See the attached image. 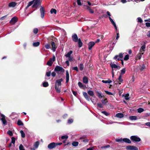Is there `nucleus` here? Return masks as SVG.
<instances>
[{
  "instance_id": "2",
  "label": "nucleus",
  "mask_w": 150,
  "mask_h": 150,
  "mask_svg": "<svg viewBox=\"0 0 150 150\" xmlns=\"http://www.w3.org/2000/svg\"><path fill=\"white\" fill-rule=\"evenodd\" d=\"M73 51L72 50L68 52L67 54L65 55V56L68 58V59H69L70 62H72L73 60V57L71 56V54L72 53Z\"/></svg>"
},
{
  "instance_id": "21",
  "label": "nucleus",
  "mask_w": 150,
  "mask_h": 150,
  "mask_svg": "<svg viewBox=\"0 0 150 150\" xmlns=\"http://www.w3.org/2000/svg\"><path fill=\"white\" fill-rule=\"evenodd\" d=\"M146 48V45L145 44H144L143 46H142L141 47V48L139 50V52H144V50Z\"/></svg>"
},
{
  "instance_id": "57",
  "label": "nucleus",
  "mask_w": 150,
  "mask_h": 150,
  "mask_svg": "<svg viewBox=\"0 0 150 150\" xmlns=\"http://www.w3.org/2000/svg\"><path fill=\"white\" fill-rule=\"evenodd\" d=\"M114 123H115V122H112L111 121H108L105 124L107 125H109V124H112Z\"/></svg>"
},
{
  "instance_id": "22",
  "label": "nucleus",
  "mask_w": 150,
  "mask_h": 150,
  "mask_svg": "<svg viewBox=\"0 0 150 150\" xmlns=\"http://www.w3.org/2000/svg\"><path fill=\"white\" fill-rule=\"evenodd\" d=\"M144 52H141L139 53L137 55V57L136 58V59H140L142 57V55L143 54Z\"/></svg>"
},
{
  "instance_id": "29",
  "label": "nucleus",
  "mask_w": 150,
  "mask_h": 150,
  "mask_svg": "<svg viewBox=\"0 0 150 150\" xmlns=\"http://www.w3.org/2000/svg\"><path fill=\"white\" fill-rule=\"evenodd\" d=\"M78 45L79 47H81L83 45L82 42V41H81L80 38H79V40L78 41Z\"/></svg>"
},
{
  "instance_id": "63",
  "label": "nucleus",
  "mask_w": 150,
  "mask_h": 150,
  "mask_svg": "<svg viewBox=\"0 0 150 150\" xmlns=\"http://www.w3.org/2000/svg\"><path fill=\"white\" fill-rule=\"evenodd\" d=\"M73 122V120L72 119H71L68 120V122L69 124H71Z\"/></svg>"
},
{
  "instance_id": "48",
  "label": "nucleus",
  "mask_w": 150,
  "mask_h": 150,
  "mask_svg": "<svg viewBox=\"0 0 150 150\" xmlns=\"http://www.w3.org/2000/svg\"><path fill=\"white\" fill-rule=\"evenodd\" d=\"M145 66L144 64H143L141 68L140 69V70L142 71H143L145 69Z\"/></svg>"
},
{
  "instance_id": "59",
  "label": "nucleus",
  "mask_w": 150,
  "mask_h": 150,
  "mask_svg": "<svg viewBox=\"0 0 150 150\" xmlns=\"http://www.w3.org/2000/svg\"><path fill=\"white\" fill-rule=\"evenodd\" d=\"M7 134L10 136H11L13 135L12 132L10 130H9L7 132Z\"/></svg>"
},
{
  "instance_id": "27",
  "label": "nucleus",
  "mask_w": 150,
  "mask_h": 150,
  "mask_svg": "<svg viewBox=\"0 0 150 150\" xmlns=\"http://www.w3.org/2000/svg\"><path fill=\"white\" fill-rule=\"evenodd\" d=\"M53 63V62L52 61V58L50 59L47 62V64L49 66H51L52 65Z\"/></svg>"
},
{
  "instance_id": "30",
  "label": "nucleus",
  "mask_w": 150,
  "mask_h": 150,
  "mask_svg": "<svg viewBox=\"0 0 150 150\" xmlns=\"http://www.w3.org/2000/svg\"><path fill=\"white\" fill-rule=\"evenodd\" d=\"M88 93L90 96H93L94 94L93 91L91 90H89L88 91Z\"/></svg>"
},
{
  "instance_id": "44",
  "label": "nucleus",
  "mask_w": 150,
  "mask_h": 150,
  "mask_svg": "<svg viewBox=\"0 0 150 150\" xmlns=\"http://www.w3.org/2000/svg\"><path fill=\"white\" fill-rule=\"evenodd\" d=\"M48 86V83L47 82H44L43 83V86L44 87H47Z\"/></svg>"
},
{
  "instance_id": "7",
  "label": "nucleus",
  "mask_w": 150,
  "mask_h": 150,
  "mask_svg": "<svg viewBox=\"0 0 150 150\" xmlns=\"http://www.w3.org/2000/svg\"><path fill=\"white\" fill-rule=\"evenodd\" d=\"M72 38L73 41L74 42H78L79 39H78L77 35L76 33L72 35Z\"/></svg>"
},
{
  "instance_id": "10",
  "label": "nucleus",
  "mask_w": 150,
  "mask_h": 150,
  "mask_svg": "<svg viewBox=\"0 0 150 150\" xmlns=\"http://www.w3.org/2000/svg\"><path fill=\"white\" fill-rule=\"evenodd\" d=\"M56 147L55 143L54 142H52L50 144L47 146L48 148L51 149Z\"/></svg>"
},
{
  "instance_id": "12",
  "label": "nucleus",
  "mask_w": 150,
  "mask_h": 150,
  "mask_svg": "<svg viewBox=\"0 0 150 150\" xmlns=\"http://www.w3.org/2000/svg\"><path fill=\"white\" fill-rule=\"evenodd\" d=\"M124 54V53H120L118 55H116L114 57V59H116L117 57H119L120 59H122L123 57V54Z\"/></svg>"
},
{
  "instance_id": "14",
  "label": "nucleus",
  "mask_w": 150,
  "mask_h": 150,
  "mask_svg": "<svg viewBox=\"0 0 150 150\" xmlns=\"http://www.w3.org/2000/svg\"><path fill=\"white\" fill-rule=\"evenodd\" d=\"M69 74L68 71H66V83L69 82Z\"/></svg>"
},
{
  "instance_id": "11",
  "label": "nucleus",
  "mask_w": 150,
  "mask_h": 150,
  "mask_svg": "<svg viewBox=\"0 0 150 150\" xmlns=\"http://www.w3.org/2000/svg\"><path fill=\"white\" fill-rule=\"evenodd\" d=\"M95 44V42H89L88 44V49L89 50L91 49Z\"/></svg>"
},
{
  "instance_id": "8",
  "label": "nucleus",
  "mask_w": 150,
  "mask_h": 150,
  "mask_svg": "<svg viewBox=\"0 0 150 150\" xmlns=\"http://www.w3.org/2000/svg\"><path fill=\"white\" fill-rule=\"evenodd\" d=\"M18 21V18L16 17H13L10 21V23L11 24H14Z\"/></svg>"
},
{
  "instance_id": "47",
  "label": "nucleus",
  "mask_w": 150,
  "mask_h": 150,
  "mask_svg": "<svg viewBox=\"0 0 150 150\" xmlns=\"http://www.w3.org/2000/svg\"><path fill=\"white\" fill-rule=\"evenodd\" d=\"M125 71H126L125 68H124L121 70V73L120 74H124L125 73Z\"/></svg>"
},
{
  "instance_id": "1",
  "label": "nucleus",
  "mask_w": 150,
  "mask_h": 150,
  "mask_svg": "<svg viewBox=\"0 0 150 150\" xmlns=\"http://www.w3.org/2000/svg\"><path fill=\"white\" fill-rule=\"evenodd\" d=\"M54 71L57 74H60L64 72V69L62 67L59 66H57L55 67Z\"/></svg>"
},
{
  "instance_id": "31",
  "label": "nucleus",
  "mask_w": 150,
  "mask_h": 150,
  "mask_svg": "<svg viewBox=\"0 0 150 150\" xmlns=\"http://www.w3.org/2000/svg\"><path fill=\"white\" fill-rule=\"evenodd\" d=\"M129 95L128 93H127L123 95V96L124 97L125 99L127 100L129 99Z\"/></svg>"
},
{
  "instance_id": "53",
  "label": "nucleus",
  "mask_w": 150,
  "mask_h": 150,
  "mask_svg": "<svg viewBox=\"0 0 150 150\" xmlns=\"http://www.w3.org/2000/svg\"><path fill=\"white\" fill-rule=\"evenodd\" d=\"M68 138V136L67 135H65L64 136H62L61 137V138L62 139H67Z\"/></svg>"
},
{
  "instance_id": "49",
  "label": "nucleus",
  "mask_w": 150,
  "mask_h": 150,
  "mask_svg": "<svg viewBox=\"0 0 150 150\" xmlns=\"http://www.w3.org/2000/svg\"><path fill=\"white\" fill-rule=\"evenodd\" d=\"M20 150H25L24 147L22 144H20L19 146Z\"/></svg>"
},
{
  "instance_id": "9",
  "label": "nucleus",
  "mask_w": 150,
  "mask_h": 150,
  "mask_svg": "<svg viewBox=\"0 0 150 150\" xmlns=\"http://www.w3.org/2000/svg\"><path fill=\"white\" fill-rule=\"evenodd\" d=\"M1 120L2 121L3 124L4 125H7V121L5 119V116L4 115L1 114Z\"/></svg>"
},
{
  "instance_id": "42",
  "label": "nucleus",
  "mask_w": 150,
  "mask_h": 150,
  "mask_svg": "<svg viewBox=\"0 0 150 150\" xmlns=\"http://www.w3.org/2000/svg\"><path fill=\"white\" fill-rule=\"evenodd\" d=\"M79 68L81 71H82L84 68V66L83 64H80L79 65Z\"/></svg>"
},
{
  "instance_id": "43",
  "label": "nucleus",
  "mask_w": 150,
  "mask_h": 150,
  "mask_svg": "<svg viewBox=\"0 0 150 150\" xmlns=\"http://www.w3.org/2000/svg\"><path fill=\"white\" fill-rule=\"evenodd\" d=\"M107 100V99L106 98H105L104 100H101V102L104 105H105L108 102L107 101H106Z\"/></svg>"
},
{
  "instance_id": "16",
  "label": "nucleus",
  "mask_w": 150,
  "mask_h": 150,
  "mask_svg": "<svg viewBox=\"0 0 150 150\" xmlns=\"http://www.w3.org/2000/svg\"><path fill=\"white\" fill-rule=\"evenodd\" d=\"M51 45L52 46V50L53 52L55 51L56 48L55 47L54 42H52L51 43Z\"/></svg>"
},
{
  "instance_id": "64",
  "label": "nucleus",
  "mask_w": 150,
  "mask_h": 150,
  "mask_svg": "<svg viewBox=\"0 0 150 150\" xmlns=\"http://www.w3.org/2000/svg\"><path fill=\"white\" fill-rule=\"evenodd\" d=\"M77 3L78 5H81V3L80 0H77Z\"/></svg>"
},
{
  "instance_id": "13",
  "label": "nucleus",
  "mask_w": 150,
  "mask_h": 150,
  "mask_svg": "<svg viewBox=\"0 0 150 150\" xmlns=\"http://www.w3.org/2000/svg\"><path fill=\"white\" fill-rule=\"evenodd\" d=\"M63 79H59L57 80L56 81V82L57 83V85L58 86H60L61 85V82L62 81Z\"/></svg>"
},
{
  "instance_id": "36",
  "label": "nucleus",
  "mask_w": 150,
  "mask_h": 150,
  "mask_svg": "<svg viewBox=\"0 0 150 150\" xmlns=\"http://www.w3.org/2000/svg\"><path fill=\"white\" fill-rule=\"evenodd\" d=\"M86 9L88 10L91 13H93V10L92 9H91L88 6H86Z\"/></svg>"
},
{
  "instance_id": "38",
  "label": "nucleus",
  "mask_w": 150,
  "mask_h": 150,
  "mask_svg": "<svg viewBox=\"0 0 150 150\" xmlns=\"http://www.w3.org/2000/svg\"><path fill=\"white\" fill-rule=\"evenodd\" d=\"M78 144L79 143L77 142H74L72 143V145L74 146H77L78 145Z\"/></svg>"
},
{
  "instance_id": "15",
  "label": "nucleus",
  "mask_w": 150,
  "mask_h": 150,
  "mask_svg": "<svg viewBox=\"0 0 150 150\" xmlns=\"http://www.w3.org/2000/svg\"><path fill=\"white\" fill-rule=\"evenodd\" d=\"M124 116V115L123 114L121 113H117L116 114L115 116L117 117L121 118L123 117Z\"/></svg>"
},
{
  "instance_id": "32",
  "label": "nucleus",
  "mask_w": 150,
  "mask_h": 150,
  "mask_svg": "<svg viewBox=\"0 0 150 150\" xmlns=\"http://www.w3.org/2000/svg\"><path fill=\"white\" fill-rule=\"evenodd\" d=\"M110 21L111 22V23H112V24L113 25V26L115 27V29L116 30H117V27L116 26V25L115 22L113 21V20H112L111 21Z\"/></svg>"
},
{
  "instance_id": "3",
  "label": "nucleus",
  "mask_w": 150,
  "mask_h": 150,
  "mask_svg": "<svg viewBox=\"0 0 150 150\" xmlns=\"http://www.w3.org/2000/svg\"><path fill=\"white\" fill-rule=\"evenodd\" d=\"M33 5L32 8H37L40 4V0H33Z\"/></svg>"
},
{
  "instance_id": "23",
  "label": "nucleus",
  "mask_w": 150,
  "mask_h": 150,
  "mask_svg": "<svg viewBox=\"0 0 150 150\" xmlns=\"http://www.w3.org/2000/svg\"><path fill=\"white\" fill-rule=\"evenodd\" d=\"M123 141L129 144L131 143V141L129 139L127 138H124L123 139Z\"/></svg>"
},
{
  "instance_id": "25",
  "label": "nucleus",
  "mask_w": 150,
  "mask_h": 150,
  "mask_svg": "<svg viewBox=\"0 0 150 150\" xmlns=\"http://www.w3.org/2000/svg\"><path fill=\"white\" fill-rule=\"evenodd\" d=\"M129 118L131 120H136L137 119V117L135 116H130Z\"/></svg>"
},
{
  "instance_id": "51",
  "label": "nucleus",
  "mask_w": 150,
  "mask_h": 150,
  "mask_svg": "<svg viewBox=\"0 0 150 150\" xmlns=\"http://www.w3.org/2000/svg\"><path fill=\"white\" fill-rule=\"evenodd\" d=\"M137 21L140 23H142L143 21L141 18L140 17H138L137 18Z\"/></svg>"
},
{
  "instance_id": "17",
  "label": "nucleus",
  "mask_w": 150,
  "mask_h": 150,
  "mask_svg": "<svg viewBox=\"0 0 150 150\" xmlns=\"http://www.w3.org/2000/svg\"><path fill=\"white\" fill-rule=\"evenodd\" d=\"M55 89L57 92L59 93L61 92L60 89L59 88V86H57L56 83H55Z\"/></svg>"
},
{
  "instance_id": "6",
  "label": "nucleus",
  "mask_w": 150,
  "mask_h": 150,
  "mask_svg": "<svg viewBox=\"0 0 150 150\" xmlns=\"http://www.w3.org/2000/svg\"><path fill=\"white\" fill-rule=\"evenodd\" d=\"M40 11L41 14V17L42 18H43L45 15V9L44 7L42 6H40Z\"/></svg>"
},
{
  "instance_id": "33",
  "label": "nucleus",
  "mask_w": 150,
  "mask_h": 150,
  "mask_svg": "<svg viewBox=\"0 0 150 150\" xmlns=\"http://www.w3.org/2000/svg\"><path fill=\"white\" fill-rule=\"evenodd\" d=\"M40 44V43L39 42H34L33 43V45L34 47H38V46Z\"/></svg>"
},
{
  "instance_id": "52",
  "label": "nucleus",
  "mask_w": 150,
  "mask_h": 150,
  "mask_svg": "<svg viewBox=\"0 0 150 150\" xmlns=\"http://www.w3.org/2000/svg\"><path fill=\"white\" fill-rule=\"evenodd\" d=\"M129 59V56L127 54L125 56L124 58V60H127L128 59Z\"/></svg>"
},
{
  "instance_id": "37",
  "label": "nucleus",
  "mask_w": 150,
  "mask_h": 150,
  "mask_svg": "<svg viewBox=\"0 0 150 150\" xmlns=\"http://www.w3.org/2000/svg\"><path fill=\"white\" fill-rule=\"evenodd\" d=\"M133 146H128L126 147V149L127 150H132Z\"/></svg>"
},
{
  "instance_id": "55",
  "label": "nucleus",
  "mask_w": 150,
  "mask_h": 150,
  "mask_svg": "<svg viewBox=\"0 0 150 150\" xmlns=\"http://www.w3.org/2000/svg\"><path fill=\"white\" fill-rule=\"evenodd\" d=\"M33 32L35 34H37L38 32V30L37 28H34L33 30Z\"/></svg>"
},
{
  "instance_id": "35",
  "label": "nucleus",
  "mask_w": 150,
  "mask_h": 150,
  "mask_svg": "<svg viewBox=\"0 0 150 150\" xmlns=\"http://www.w3.org/2000/svg\"><path fill=\"white\" fill-rule=\"evenodd\" d=\"M33 4V0L32 1H31L30 2H29L27 7H26V9H27L28 8L29 6H31Z\"/></svg>"
},
{
  "instance_id": "56",
  "label": "nucleus",
  "mask_w": 150,
  "mask_h": 150,
  "mask_svg": "<svg viewBox=\"0 0 150 150\" xmlns=\"http://www.w3.org/2000/svg\"><path fill=\"white\" fill-rule=\"evenodd\" d=\"M45 48L47 49H49L50 48V45L49 44H47L45 45Z\"/></svg>"
},
{
  "instance_id": "20",
  "label": "nucleus",
  "mask_w": 150,
  "mask_h": 150,
  "mask_svg": "<svg viewBox=\"0 0 150 150\" xmlns=\"http://www.w3.org/2000/svg\"><path fill=\"white\" fill-rule=\"evenodd\" d=\"M83 95L85 98L88 101L90 100V98L88 97V96L87 93L86 92H83Z\"/></svg>"
},
{
  "instance_id": "39",
  "label": "nucleus",
  "mask_w": 150,
  "mask_h": 150,
  "mask_svg": "<svg viewBox=\"0 0 150 150\" xmlns=\"http://www.w3.org/2000/svg\"><path fill=\"white\" fill-rule=\"evenodd\" d=\"M50 12L51 14H52L53 13L56 14L57 13V11L54 9L52 8Z\"/></svg>"
},
{
  "instance_id": "50",
  "label": "nucleus",
  "mask_w": 150,
  "mask_h": 150,
  "mask_svg": "<svg viewBox=\"0 0 150 150\" xmlns=\"http://www.w3.org/2000/svg\"><path fill=\"white\" fill-rule=\"evenodd\" d=\"M79 86L80 88H82L83 86V84L81 82H79L78 83Z\"/></svg>"
},
{
  "instance_id": "46",
  "label": "nucleus",
  "mask_w": 150,
  "mask_h": 150,
  "mask_svg": "<svg viewBox=\"0 0 150 150\" xmlns=\"http://www.w3.org/2000/svg\"><path fill=\"white\" fill-rule=\"evenodd\" d=\"M101 113H103V114H104L106 116H108L110 114L109 113H108L105 111H102Z\"/></svg>"
},
{
  "instance_id": "28",
  "label": "nucleus",
  "mask_w": 150,
  "mask_h": 150,
  "mask_svg": "<svg viewBox=\"0 0 150 150\" xmlns=\"http://www.w3.org/2000/svg\"><path fill=\"white\" fill-rule=\"evenodd\" d=\"M39 144L40 143L38 141L36 142L35 143L34 146L36 149H37L38 148L39 145Z\"/></svg>"
},
{
  "instance_id": "4",
  "label": "nucleus",
  "mask_w": 150,
  "mask_h": 150,
  "mask_svg": "<svg viewBox=\"0 0 150 150\" xmlns=\"http://www.w3.org/2000/svg\"><path fill=\"white\" fill-rule=\"evenodd\" d=\"M130 139L133 142H139L141 141V139L137 136H132Z\"/></svg>"
},
{
  "instance_id": "18",
  "label": "nucleus",
  "mask_w": 150,
  "mask_h": 150,
  "mask_svg": "<svg viewBox=\"0 0 150 150\" xmlns=\"http://www.w3.org/2000/svg\"><path fill=\"white\" fill-rule=\"evenodd\" d=\"M16 5V3L15 2H11L8 4V6L10 7H14Z\"/></svg>"
},
{
  "instance_id": "26",
  "label": "nucleus",
  "mask_w": 150,
  "mask_h": 150,
  "mask_svg": "<svg viewBox=\"0 0 150 150\" xmlns=\"http://www.w3.org/2000/svg\"><path fill=\"white\" fill-rule=\"evenodd\" d=\"M112 81L110 80L109 79H108V80H103L102 81V82L104 83H110L112 82Z\"/></svg>"
},
{
  "instance_id": "62",
  "label": "nucleus",
  "mask_w": 150,
  "mask_h": 150,
  "mask_svg": "<svg viewBox=\"0 0 150 150\" xmlns=\"http://www.w3.org/2000/svg\"><path fill=\"white\" fill-rule=\"evenodd\" d=\"M15 138L12 137L11 138V143L14 144L15 143Z\"/></svg>"
},
{
  "instance_id": "45",
  "label": "nucleus",
  "mask_w": 150,
  "mask_h": 150,
  "mask_svg": "<svg viewBox=\"0 0 150 150\" xmlns=\"http://www.w3.org/2000/svg\"><path fill=\"white\" fill-rule=\"evenodd\" d=\"M144 110L141 108H139L137 109V111L139 113H141L143 112Z\"/></svg>"
},
{
  "instance_id": "58",
  "label": "nucleus",
  "mask_w": 150,
  "mask_h": 150,
  "mask_svg": "<svg viewBox=\"0 0 150 150\" xmlns=\"http://www.w3.org/2000/svg\"><path fill=\"white\" fill-rule=\"evenodd\" d=\"M51 75V72L50 71H49L47 72L46 73V75L47 77H49Z\"/></svg>"
},
{
  "instance_id": "19",
  "label": "nucleus",
  "mask_w": 150,
  "mask_h": 150,
  "mask_svg": "<svg viewBox=\"0 0 150 150\" xmlns=\"http://www.w3.org/2000/svg\"><path fill=\"white\" fill-rule=\"evenodd\" d=\"M83 81L84 83L87 84L88 82V78L86 76H84L83 78Z\"/></svg>"
},
{
  "instance_id": "24",
  "label": "nucleus",
  "mask_w": 150,
  "mask_h": 150,
  "mask_svg": "<svg viewBox=\"0 0 150 150\" xmlns=\"http://www.w3.org/2000/svg\"><path fill=\"white\" fill-rule=\"evenodd\" d=\"M122 75H121V74H120L119 77L118 79L119 81L118 82L119 84H120L123 81L122 79Z\"/></svg>"
},
{
  "instance_id": "34",
  "label": "nucleus",
  "mask_w": 150,
  "mask_h": 150,
  "mask_svg": "<svg viewBox=\"0 0 150 150\" xmlns=\"http://www.w3.org/2000/svg\"><path fill=\"white\" fill-rule=\"evenodd\" d=\"M96 93L98 94V97L99 98H101L103 97L102 94L100 92L97 91L96 92Z\"/></svg>"
},
{
  "instance_id": "54",
  "label": "nucleus",
  "mask_w": 150,
  "mask_h": 150,
  "mask_svg": "<svg viewBox=\"0 0 150 150\" xmlns=\"http://www.w3.org/2000/svg\"><path fill=\"white\" fill-rule=\"evenodd\" d=\"M99 108H103V106L102 104L101 103H98L97 104Z\"/></svg>"
},
{
  "instance_id": "40",
  "label": "nucleus",
  "mask_w": 150,
  "mask_h": 150,
  "mask_svg": "<svg viewBox=\"0 0 150 150\" xmlns=\"http://www.w3.org/2000/svg\"><path fill=\"white\" fill-rule=\"evenodd\" d=\"M17 124L19 126L23 125V124L22 121L20 120H18L17 121Z\"/></svg>"
},
{
  "instance_id": "60",
  "label": "nucleus",
  "mask_w": 150,
  "mask_h": 150,
  "mask_svg": "<svg viewBox=\"0 0 150 150\" xmlns=\"http://www.w3.org/2000/svg\"><path fill=\"white\" fill-rule=\"evenodd\" d=\"M115 140L117 142H121L122 141H123V139L121 138L120 139H116Z\"/></svg>"
},
{
  "instance_id": "61",
  "label": "nucleus",
  "mask_w": 150,
  "mask_h": 150,
  "mask_svg": "<svg viewBox=\"0 0 150 150\" xmlns=\"http://www.w3.org/2000/svg\"><path fill=\"white\" fill-rule=\"evenodd\" d=\"M105 92L108 95H113V94L112 93L110 92L109 91H105Z\"/></svg>"
},
{
  "instance_id": "41",
  "label": "nucleus",
  "mask_w": 150,
  "mask_h": 150,
  "mask_svg": "<svg viewBox=\"0 0 150 150\" xmlns=\"http://www.w3.org/2000/svg\"><path fill=\"white\" fill-rule=\"evenodd\" d=\"M20 132L21 134V137L22 138H24L25 136V133L23 131V130H21L20 131Z\"/></svg>"
},
{
  "instance_id": "5",
  "label": "nucleus",
  "mask_w": 150,
  "mask_h": 150,
  "mask_svg": "<svg viewBox=\"0 0 150 150\" xmlns=\"http://www.w3.org/2000/svg\"><path fill=\"white\" fill-rule=\"evenodd\" d=\"M110 65L111 67L112 68V73L113 74V69H119L120 68V67L119 66H118L117 65H116L114 63H111L110 64Z\"/></svg>"
}]
</instances>
